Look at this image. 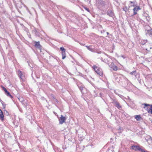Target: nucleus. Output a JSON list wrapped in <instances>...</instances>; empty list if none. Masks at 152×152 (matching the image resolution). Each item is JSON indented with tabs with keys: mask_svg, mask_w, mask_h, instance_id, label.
I'll return each mask as SVG.
<instances>
[{
	"mask_svg": "<svg viewBox=\"0 0 152 152\" xmlns=\"http://www.w3.org/2000/svg\"><path fill=\"white\" fill-rule=\"evenodd\" d=\"M92 68L94 69L95 72L99 76H102L103 75V72L102 69L96 65H94Z\"/></svg>",
	"mask_w": 152,
	"mask_h": 152,
	"instance_id": "obj_1",
	"label": "nucleus"
},
{
	"mask_svg": "<svg viewBox=\"0 0 152 152\" xmlns=\"http://www.w3.org/2000/svg\"><path fill=\"white\" fill-rule=\"evenodd\" d=\"M18 76L20 79L21 82L23 83L25 81V78L23 73L20 70L18 71Z\"/></svg>",
	"mask_w": 152,
	"mask_h": 152,
	"instance_id": "obj_2",
	"label": "nucleus"
},
{
	"mask_svg": "<svg viewBox=\"0 0 152 152\" xmlns=\"http://www.w3.org/2000/svg\"><path fill=\"white\" fill-rule=\"evenodd\" d=\"M96 1L98 7H103L105 5V0H96Z\"/></svg>",
	"mask_w": 152,
	"mask_h": 152,
	"instance_id": "obj_3",
	"label": "nucleus"
},
{
	"mask_svg": "<svg viewBox=\"0 0 152 152\" xmlns=\"http://www.w3.org/2000/svg\"><path fill=\"white\" fill-rule=\"evenodd\" d=\"M131 149L135 151H139L141 152H142V148H141L139 146L136 145H133L130 148Z\"/></svg>",
	"mask_w": 152,
	"mask_h": 152,
	"instance_id": "obj_4",
	"label": "nucleus"
},
{
	"mask_svg": "<svg viewBox=\"0 0 152 152\" xmlns=\"http://www.w3.org/2000/svg\"><path fill=\"white\" fill-rule=\"evenodd\" d=\"M1 87L2 89L4 91L5 94L8 96H9L11 99L12 98L13 96L10 94V92H8L6 89L3 86H1Z\"/></svg>",
	"mask_w": 152,
	"mask_h": 152,
	"instance_id": "obj_5",
	"label": "nucleus"
},
{
	"mask_svg": "<svg viewBox=\"0 0 152 152\" xmlns=\"http://www.w3.org/2000/svg\"><path fill=\"white\" fill-rule=\"evenodd\" d=\"M60 50L62 51L61 55L62 56V59H64L66 57L65 51V48L63 47H61L60 48Z\"/></svg>",
	"mask_w": 152,
	"mask_h": 152,
	"instance_id": "obj_6",
	"label": "nucleus"
},
{
	"mask_svg": "<svg viewBox=\"0 0 152 152\" xmlns=\"http://www.w3.org/2000/svg\"><path fill=\"white\" fill-rule=\"evenodd\" d=\"M150 29L145 30V34L147 36L152 37V28L149 27Z\"/></svg>",
	"mask_w": 152,
	"mask_h": 152,
	"instance_id": "obj_7",
	"label": "nucleus"
},
{
	"mask_svg": "<svg viewBox=\"0 0 152 152\" xmlns=\"http://www.w3.org/2000/svg\"><path fill=\"white\" fill-rule=\"evenodd\" d=\"M130 74L131 75H134L136 78H137V77H139L140 74L139 73L137 72L136 70L131 72L130 73Z\"/></svg>",
	"mask_w": 152,
	"mask_h": 152,
	"instance_id": "obj_8",
	"label": "nucleus"
},
{
	"mask_svg": "<svg viewBox=\"0 0 152 152\" xmlns=\"http://www.w3.org/2000/svg\"><path fill=\"white\" fill-rule=\"evenodd\" d=\"M66 120L65 117L64 116L62 115H61L60 117V118L59 120V124H61L65 122V121Z\"/></svg>",
	"mask_w": 152,
	"mask_h": 152,
	"instance_id": "obj_9",
	"label": "nucleus"
},
{
	"mask_svg": "<svg viewBox=\"0 0 152 152\" xmlns=\"http://www.w3.org/2000/svg\"><path fill=\"white\" fill-rule=\"evenodd\" d=\"M143 105L145 106L144 108L148 112H149V111H150V109L151 107H152V105L148 104L146 103L144 104Z\"/></svg>",
	"mask_w": 152,
	"mask_h": 152,
	"instance_id": "obj_10",
	"label": "nucleus"
},
{
	"mask_svg": "<svg viewBox=\"0 0 152 152\" xmlns=\"http://www.w3.org/2000/svg\"><path fill=\"white\" fill-rule=\"evenodd\" d=\"M77 85L79 89L81 91L82 93H83L82 91L84 89H85V88L83 87V85L80 82H78L77 83Z\"/></svg>",
	"mask_w": 152,
	"mask_h": 152,
	"instance_id": "obj_11",
	"label": "nucleus"
},
{
	"mask_svg": "<svg viewBox=\"0 0 152 152\" xmlns=\"http://www.w3.org/2000/svg\"><path fill=\"white\" fill-rule=\"evenodd\" d=\"M140 8L139 6H136L133 9V15H135L137 14V12L138 10H140Z\"/></svg>",
	"mask_w": 152,
	"mask_h": 152,
	"instance_id": "obj_12",
	"label": "nucleus"
},
{
	"mask_svg": "<svg viewBox=\"0 0 152 152\" xmlns=\"http://www.w3.org/2000/svg\"><path fill=\"white\" fill-rule=\"evenodd\" d=\"M107 14L111 17H113L114 15V13L113 11L110 9L107 11Z\"/></svg>",
	"mask_w": 152,
	"mask_h": 152,
	"instance_id": "obj_13",
	"label": "nucleus"
},
{
	"mask_svg": "<svg viewBox=\"0 0 152 152\" xmlns=\"http://www.w3.org/2000/svg\"><path fill=\"white\" fill-rule=\"evenodd\" d=\"M33 32L36 36L38 37H40V33L37 31L36 28H35L33 30Z\"/></svg>",
	"mask_w": 152,
	"mask_h": 152,
	"instance_id": "obj_14",
	"label": "nucleus"
},
{
	"mask_svg": "<svg viewBox=\"0 0 152 152\" xmlns=\"http://www.w3.org/2000/svg\"><path fill=\"white\" fill-rule=\"evenodd\" d=\"M35 46L37 48L41 49V46L39 42H35Z\"/></svg>",
	"mask_w": 152,
	"mask_h": 152,
	"instance_id": "obj_15",
	"label": "nucleus"
},
{
	"mask_svg": "<svg viewBox=\"0 0 152 152\" xmlns=\"http://www.w3.org/2000/svg\"><path fill=\"white\" fill-rule=\"evenodd\" d=\"M120 77L119 75H118L117 77H115V79L116 81L119 83H120Z\"/></svg>",
	"mask_w": 152,
	"mask_h": 152,
	"instance_id": "obj_16",
	"label": "nucleus"
},
{
	"mask_svg": "<svg viewBox=\"0 0 152 152\" xmlns=\"http://www.w3.org/2000/svg\"><path fill=\"white\" fill-rule=\"evenodd\" d=\"M4 116L3 113L2 111L0 109V119L1 120H3L4 119Z\"/></svg>",
	"mask_w": 152,
	"mask_h": 152,
	"instance_id": "obj_17",
	"label": "nucleus"
},
{
	"mask_svg": "<svg viewBox=\"0 0 152 152\" xmlns=\"http://www.w3.org/2000/svg\"><path fill=\"white\" fill-rule=\"evenodd\" d=\"M144 17H145V19H146V20L148 22L150 20V18H149V17L148 16V14H145Z\"/></svg>",
	"mask_w": 152,
	"mask_h": 152,
	"instance_id": "obj_18",
	"label": "nucleus"
},
{
	"mask_svg": "<svg viewBox=\"0 0 152 152\" xmlns=\"http://www.w3.org/2000/svg\"><path fill=\"white\" fill-rule=\"evenodd\" d=\"M135 118L137 121H139L141 118V116L140 115H136L135 116Z\"/></svg>",
	"mask_w": 152,
	"mask_h": 152,
	"instance_id": "obj_19",
	"label": "nucleus"
},
{
	"mask_svg": "<svg viewBox=\"0 0 152 152\" xmlns=\"http://www.w3.org/2000/svg\"><path fill=\"white\" fill-rule=\"evenodd\" d=\"M14 55V53L11 51H9L8 53V56H10V58L11 57H13Z\"/></svg>",
	"mask_w": 152,
	"mask_h": 152,
	"instance_id": "obj_20",
	"label": "nucleus"
},
{
	"mask_svg": "<svg viewBox=\"0 0 152 152\" xmlns=\"http://www.w3.org/2000/svg\"><path fill=\"white\" fill-rule=\"evenodd\" d=\"M115 106L117 107L118 109H120L121 108V106L120 105V104L118 102L117 104L115 105Z\"/></svg>",
	"mask_w": 152,
	"mask_h": 152,
	"instance_id": "obj_21",
	"label": "nucleus"
},
{
	"mask_svg": "<svg viewBox=\"0 0 152 152\" xmlns=\"http://www.w3.org/2000/svg\"><path fill=\"white\" fill-rule=\"evenodd\" d=\"M108 65H109V66L110 67V68L111 69L113 67V66L114 65V64L113 62H110V63H108L107 64Z\"/></svg>",
	"mask_w": 152,
	"mask_h": 152,
	"instance_id": "obj_22",
	"label": "nucleus"
},
{
	"mask_svg": "<svg viewBox=\"0 0 152 152\" xmlns=\"http://www.w3.org/2000/svg\"><path fill=\"white\" fill-rule=\"evenodd\" d=\"M113 67H112L111 69L114 71H116L118 69V67L115 65H114Z\"/></svg>",
	"mask_w": 152,
	"mask_h": 152,
	"instance_id": "obj_23",
	"label": "nucleus"
},
{
	"mask_svg": "<svg viewBox=\"0 0 152 152\" xmlns=\"http://www.w3.org/2000/svg\"><path fill=\"white\" fill-rule=\"evenodd\" d=\"M87 47V49L89 50L90 51L93 52L94 51V50L93 49L91 48V46H86Z\"/></svg>",
	"mask_w": 152,
	"mask_h": 152,
	"instance_id": "obj_24",
	"label": "nucleus"
},
{
	"mask_svg": "<svg viewBox=\"0 0 152 152\" xmlns=\"http://www.w3.org/2000/svg\"><path fill=\"white\" fill-rule=\"evenodd\" d=\"M114 151L113 148L111 147L109 148L108 150L107 151V152H114Z\"/></svg>",
	"mask_w": 152,
	"mask_h": 152,
	"instance_id": "obj_25",
	"label": "nucleus"
},
{
	"mask_svg": "<svg viewBox=\"0 0 152 152\" xmlns=\"http://www.w3.org/2000/svg\"><path fill=\"white\" fill-rule=\"evenodd\" d=\"M101 60L103 62H105L106 63L108 64L109 61L107 59H103L102 58H101Z\"/></svg>",
	"mask_w": 152,
	"mask_h": 152,
	"instance_id": "obj_26",
	"label": "nucleus"
},
{
	"mask_svg": "<svg viewBox=\"0 0 152 152\" xmlns=\"http://www.w3.org/2000/svg\"><path fill=\"white\" fill-rule=\"evenodd\" d=\"M140 76H139V77H137V80L139 82V83L140 84L142 85V82L143 81V80L141 79H140Z\"/></svg>",
	"mask_w": 152,
	"mask_h": 152,
	"instance_id": "obj_27",
	"label": "nucleus"
},
{
	"mask_svg": "<svg viewBox=\"0 0 152 152\" xmlns=\"http://www.w3.org/2000/svg\"><path fill=\"white\" fill-rule=\"evenodd\" d=\"M148 40H143L141 42V44L142 45H144L147 42Z\"/></svg>",
	"mask_w": 152,
	"mask_h": 152,
	"instance_id": "obj_28",
	"label": "nucleus"
},
{
	"mask_svg": "<svg viewBox=\"0 0 152 152\" xmlns=\"http://www.w3.org/2000/svg\"><path fill=\"white\" fill-rule=\"evenodd\" d=\"M18 99L21 102H23L24 101V99L22 97H20L18 98Z\"/></svg>",
	"mask_w": 152,
	"mask_h": 152,
	"instance_id": "obj_29",
	"label": "nucleus"
},
{
	"mask_svg": "<svg viewBox=\"0 0 152 152\" xmlns=\"http://www.w3.org/2000/svg\"><path fill=\"white\" fill-rule=\"evenodd\" d=\"M118 102L115 99H113V102L112 103L114 104L115 105L116 104H117Z\"/></svg>",
	"mask_w": 152,
	"mask_h": 152,
	"instance_id": "obj_30",
	"label": "nucleus"
},
{
	"mask_svg": "<svg viewBox=\"0 0 152 152\" xmlns=\"http://www.w3.org/2000/svg\"><path fill=\"white\" fill-rule=\"evenodd\" d=\"M24 30L27 32V34H28V29L26 28V27H24Z\"/></svg>",
	"mask_w": 152,
	"mask_h": 152,
	"instance_id": "obj_31",
	"label": "nucleus"
},
{
	"mask_svg": "<svg viewBox=\"0 0 152 152\" xmlns=\"http://www.w3.org/2000/svg\"><path fill=\"white\" fill-rule=\"evenodd\" d=\"M127 7H125V8H123V10L125 11V12H126L127 10Z\"/></svg>",
	"mask_w": 152,
	"mask_h": 152,
	"instance_id": "obj_32",
	"label": "nucleus"
},
{
	"mask_svg": "<svg viewBox=\"0 0 152 152\" xmlns=\"http://www.w3.org/2000/svg\"><path fill=\"white\" fill-rule=\"evenodd\" d=\"M149 112H148L149 113H151L152 114V107H151L150 109V111H149Z\"/></svg>",
	"mask_w": 152,
	"mask_h": 152,
	"instance_id": "obj_33",
	"label": "nucleus"
},
{
	"mask_svg": "<svg viewBox=\"0 0 152 152\" xmlns=\"http://www.w3.org/2000/svg\"><path fill=\"white\" fill-rule=\"evenodd\" d=\"M123 131V130L121 129V128H120L118 129V132L119 133H121Z\"/></svg>",
	"mask_w": 152,
	"mask_h": 152,
	"instance_id": "obj_34",
	"label": "nucleus"
},
{
	"mask_svg": "<svg viewBox=\"0 0 152 152\" xmlns=\"http://www.w3.org/2000/svg\"><path fill=\"white\" fill-rule=\"evenodd\" d=\"M125 80L127 82V83H130V81L127 78H125Z\"/></svg>",
	"mask_w": 152,
	"mask_h": 152,
	"instance_id": "obj_35",
	"label": "nucleus"
},
{
	"mask_svg": "<svg viewBox=\"0 0 152 152\" xmlns=\"http://www.w3.org/2000/svg\"><path fill=\"white\" fill-rule=\"evenodd\" d=\"M106 31V30H103L101 31V33H103L105 32Z\"/></svg>",
	"mask_w": 152,
	"mask_h": 152,
	"instance_id": "obj_36",
	"label": "nucleus"
},
{
	"mask_svg": "<svg viewBox=\"0 0 152 152\" xmlns=\"http://www.w3.org/2000/svg\"><path fill=\"white\" fill-rule=\"evenodd\" d=\"M85 9L86 10H87V11H88V12H89L90 10H89V9L88 8H87V7H86V8H85Z\"/></svg>",
	"mask_w": 152,
	"mask_h": 152,
	"instance_id": "obj_37",
	"label": "nucleus"
},
{
	"mask_svg": "<svg viewBox=\"0 0 152 152\" xmlns=\"http://www.w3.org/2000/svg\"><path fill=\"white\" fill-rule=\"evenodd\" d=\"M2 105L3 107V108L4 109H5V107H6V104H4L3 103V104H2Z\"/></svg>",
	"mask_w": 152,
	"mask_h": 152,
	"instance_id": "obj_38",
	"label": "nucleus"
},
{
	"mask_svg": "<svg viewBox=\"0 0 152 152\" xmlns=\"http://www.w3.org/2000/svg\"><path fill=\"white\" fill-rule=\"evenodd\" d=\"M102 93H100L99 94V96H100L101 98H102V99H103L102 98Z\"/></svg>",
	"mask_w": 152,
	"mask_h": 152,
	"instance_id": "obj_39",
	"label": "nucleus"
},
{
	"mask_svg": "<svg viewBox=\"0 0 152 152\" xmlns=\"http://www.w3.org/2000/svg\"><path fill=\"white\" fill-rule=\"evenodd\" d=\"M54 100H55V101H56V102L57 103H58V101L57 100V99H56V98H54Z\"/></svg>",
	"mask_w": 152,
	"mask_h": 152,
	"instance_id": "obj_40",
	"label": "nucleus"
},
{
	"mask_svg": "<svg viewBox=\"0 0 152 152\" xmlns=\"http://www.w3.org/2000/svg\"><path fill=\"white\" fill-rule=\"evenodd\" d=\"M26 10H27V11L30 13L31 14L30 11L29 10L28 8L27 7L26 8Z\"/></svg>",
	"mask_w": 152,
	"mask_h": 152,
	"instance_id": "obj_41",
	"label": "nucleus"
},
{
	"mask_svg": "<svg viewBox=\"0 0 152 152\" xmlns=\"http://www.w3.org/2000/svg\"><path fill=\"white\" fill-rule=\"evenodd\" d=\"M98 27L99 28H102V26H101V25H99Z\"/></svg>",
	"mask_w": 152,
	"mask_h": 152,
	"instance_id": "obj_42",
	"label": "nucleus"
},
{
	"mask_svg": "<svg viewBox=\"0 0 152 152\" xmlns=\"http://www.w3.org/2000/svg\"><path fill=\"white\" fill-rule=\"evenodd\" d=\"M121 57H122L123 58H124V59L125 58H126V56H125L122 55L121 56Z\"/></svg>",
	"mask_w": 152,
	"mask_h": 152,
	"instance_id": "obj_43",
	"label": "nucleus"
},
{
	"mask_svg": "<svg viewBox=\"0 0 152 152\" xmlns=\"http://www.w3.org/2000/svg\"><path fill=\"white\" fill-rule=\"evenodd\" d=\"M144 85L147 88V89H148V88H149L145 84H144Z\"/></svg>",
	"mask_w": 152,
	"mask_h": 152,
	"instance_id": "obj_44",
	"label": "nucleus"
},
{
	"mask_svg": "<svg viewBox=\"0 0 152 152\" xmlns=\"http://www.w3.org/2000/svg\"><path fill=\"white\" fill-rule=\"evenodd\" d=\"M144 85L147 88V89H148V88H149L145 84H144Z\"/></svg>",
	"mask_w": 152,
	"mask_h": 152,
	"instance_id": "obj_45",
	"label": "nucleus"
},
{
	"mask_svg": "<svg viewBox=\"0 0 152 152\" xmlns=\"http://www.w3.org/2000/svg\"><path fill=\"white\" fill-rule=\"evenodd\" d=\"M1 102L2 104H3L4 103L1 100Z\"/></svg>",
	"mask_w": 152,
	"mask_h": 152,
	"instance_id": "obj_46",
	"label": "nucleus"
},
{
	"mask_svg": "<svg viewBox=\"0 0 152 152\" xmlns=\"http://www.w3.org/2000/svg\"><path fill=\"white\" fill-rule=\"evenodd\" d=\"M116 75H117V74L116 73H115V74H114V75L115 76H116Z\"/></svg>",
	"mask_w": 152,
	"mask_h": 152,
	"instance_id": "obj_47",
	"label": "nucleus"
},
{
	"mask_svg": "<svg viewBox=\"0 0 152 152\" xmlns=\"http://www.w3.org/2000/svg\"><path fill=\"white\" fill-rule=\"evenodd\" d=\"M128 97V99H129L130 100V98H129V96H128V97Z\"/></svg>",
	"mask_w": 152,
	"mask_h": 152,
	"instance_id": "obj_48",
	"label": "nucleus"
},
{
	"mask_svg": "<svg viewBox=\"0 0 152 152\" xmlns=\"http://www.w3.org/2000/svg\"><path fill=\"white\" fill-rule=\"evenodd\" d=\"M107 35H108L109 34V33L108 32H107Z\"/></svg>",
	"mask_w": 152,
	"mask_h": 152,
	"instance_id": "obj_49",
	"label": "nucleus"
},
{
	"mask_svg": "<svg viewBox=\"0 0 152 152\" xmlns=\"http://www.w3.org/2000/svg\"><path fill=\"white\" fill-rule=\"evenodd\" d=\"M28 65H29V66L30 67H32V66H30V64H29V63H28Z\"/></svg>",
	"mask_w": 152,
	"mask_h": 152,
	"instance_id": "obj_50",
	"label": "nucleus"
},
{
	"mask_svg": "<svg viewBox=\"0 0 152 152\" xmlns=\"http://www.w3.org/2000/svg\"><path fill=\"white\" fill-rule=\"evenodd\" d=\"M130 2L131 3H134V2H133L132 1H130Z\"/></svg>",
	"mask_w": 152,
	"mask_h": 152,
	"instance_id": "obj_51",
	"label": "nucleus"
},
{
	"mask_svg": "<svg viewBox=\"0 0 152 152\" xmlns=\"http://www.w3.org/2000/svg\"><path fill=\"white\" fill-rule=\"evenodd\" d=\"M151 88H148V90L149 91L151 89Z\"/></svg>",
	"mask_w": 152,
	"mask_h": 152,
	"instance_id": "obj_52",
	"label": "nucleus"
},
{
	"mask_svg": "<svg viewBox=\"0 0 152 152\" xmlns=\"http://www.w3.org/2000/svg\"><path fill=\"white\" fill-rule=\"evenodd\" d=\"M6 113H7V114H8V113L7 111H6Z\"/></svg>",
	"mask_w": 152,
	"mask_h": 152,
	"instance_id": "obj_53",
	"label": "nucleus"
},
{
	"mask_svg": "<svg viewBox=\"0 0 152 152\" xmlns=\"http://www.w3.org/2000/svg\"><path fill=\"white\" fill-rule=\"evenodd\" d=\"M150 138H151V140H152L151 137V136H150Z\"/></svg>",
	"mask_w": 152,
	"mask_h": 152,
	"instance_id": "obj_54",
	"label": "nucleus"
},
{
	"mask_svg": "<svg viewBox=\"0 0 152 152\" xmlns=\"http://www.w3.org/2000/svg\"><path fill=\"white\" fill-rule=\"evenodd\" d=\"M146 50L148 51V50L147 49H146Z\"/></svg>",
	"mask_w": 152,
	"mask_h": 152,
	"instance_id": "obj_55",
	"label": "nucleus"
},
{
	"mask_svg": "<svg viewBox=\"0 0 152 152\" xmlns=\"http://www.w3.org/2000/svg\"><path fill=\"white\" fill-rule=\"evenodd\" d=\"M152 88V86L150 88Z\"/></svg>",
	"mask_w": 152,
	"mask_h": 152,
	"instance_id": "obj_56",
	"label": "nucleus"
},
{
	"mask_svg": "<svg viewBox=\"0 0 152 152\" xmlns=\"http://www.w3.org/2000/svg\"><path fill=\"white\" fill-rule=\"evenodd\" d=\"M95 96H96H96H95Z\"/></svg>",
	"mask_w": 152,
	"mask_h": 152,
	"instance_id": "obj_57",
	"label": "nucleus"
},
{
	"mask_svg": "<svg viewBox=\"0 0 152 152\" xmlns=\"http://www.w3.org/2000/svg\"><path fill=\"white\" fill-rule=\"evenodd\" d=\"M151 122L152 123V120H151Z\"/></svg>",
	"mask_w": 152,
	"mask_h": 152,
	"instance_id": "obj_58",
	"label": "nucleus"
},
{
	"mask_svg": "<svg viewBox=\"0 0 152 152\" xmlns=\"http://www.w3.org/2000/svg\"><path fill=\"white\" fill-rule=\"evenodd\" d=\"M0 22H1V19L0 18Z\"/></svg>",
	"mask_w": 152,
	"mask_h": 152,
	"instance_id": "obj_59",
	"label": "nucleus"
}]
</instances>
